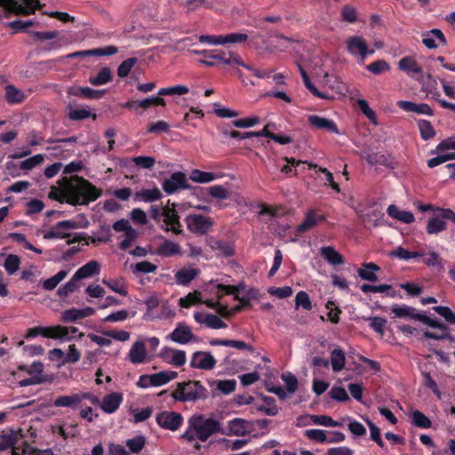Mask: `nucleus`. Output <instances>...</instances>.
Returning a JSON list of instances; mask_svg holds the SVG:
<instances>
[{
	"label": "nucleus",
	"instance_id": "c756f323",
	"mask_svg": "<svg viewBox=\"0 0 455 455\" xmlns=\"http://www.w3.org/2000/svg\"><path fill=\"white\" fill-rule=\"evenodd\" d=\"M320 254L329 264L332 266L344 264L343 256L331 246L322 247Z\"/></svg>",
	"mask_w": 455,
	"mask_h": 455
},
{
	"label": "nucleus",
	"instance_id": "052dcab7",
	"mask_svg": "<svg viewBox=\"0 0 455 455\" xmlns=\"http://www.w3.org/2000/svg\"><path fill=\"white\" fill-rule=\"evenodd\" d=\"M433 310L443 317L447 323L455 324V313L449 307L436 306L433 307Z\"/></svg>",
	"mask_w": 455,
	"mask_h": 455
},
{
	"label": "nucleus",
	"instance_id": "79ce46f5",
	"mask_svg": "<svg viewBox=\"0 0 455 455\" xmlns=\"http://www.w3.org/2000/svg\"><path fill=\"white\" fill-rule=\"evenodd\" d=\"M68 271L60 270L53 276L46 279L43 283V287L46 291H52L57 287V285L68 275Z\"/></svg>",
	"mask_w": 455,
	"mask_h": 455
},
{
	"label": "nucleus",
	"instance_id": "6e6d98bb",
	"mask_svg": "<svg viewBox=\"0 0 455 455\" xmlns=\"http://www.w3.org/2000/svg\"><path fill=\"white\" fill-rule=\"evenodd\" d=\"M366 162L370 165H383V166H388L390 162L387 156L381 153H371L368 154L365 156Z\"/></svg>",
	"mask_w": 455,
	"mask_h": 455
},
{
	"label": "nucleus",
	"instance_id": "603ef678",
	"mask_svg": "<svg viewBox=\"0 0 455 455\" xmlns=\"http://www.w3.org/2000/svg\"><path fill=\"white\" fill-rule=\"evenodd\" d=\"M20 259L15 254H9L4 262V267L9 275H13L20 268Z\"/></svg>",
	"mask_w": 455,
	"mask_h": 455
},
{
	"label": "nucleus",
	"instance_id": "f704fd0d",
	"mask_svg": "<svg viewBox=\"0 0 455 455\" xmlns=\"http://www.w3.org/2000/svg\"><path fill=\"white\" fill-rule=\"evenodd\" d=\"M112 79L113 75L110 68L104 67L99 71L96 76H91L89 78V83L94 86H100L111 82Z\"/></svg>",
	"mask_w": 455,
	"mask_h": 455
},
{
	"label": "nucleus",
	"instance_id": "2eb2a0df",
	"mask_svg": "<svg viewBox=\"0 0 455 455\" xmlns=\"http://www.w3.org/2000/svg\"><path fill=\"white\" fill-rule=\"evenodd\" d=\"M68 93L84 99L99 100L105 95L106 90H95L90 87L74 86L68 89Z\"/></svg>",
	"mask_w": 455,
	"mask_h": 455
},
{
	"label": "nucleus",
	"instance_id": "c85d7f7f",
	"mask_svg": "<svg viewBox=\"0 0 455 455\" xmlns=\"http://www.w3.org/2000/svg\"><path fill=\"white\" fill-rule=\"evenodd\" d=\"M134 201H143L145 203H153L162 198V193L158 188L152 189H141L134 194Z\"/></svg>",
	"mask_w": 455,
	"mask_h": 455
},
{
	"label": "nucleus",
	"instance_id": "09e8293b",
	"mask_svg": "<svg viewBox=\"0 0 455 455\" xmlns=\"http://www.w3.org/2000/svg\"><path fill=\"white\" fill-rule=\"evenodd\" d=\"M263 401L266 405L259 406L258 410L268 416H275L278 413V407L275 404V398L271 396H264Z\"/></svg>",
	"mask_w": 455,
	"mask_h": 455
},
{
	"label": "nucleus",
	"instance_id": "9b49d317",
	"mask_svg": "<svg viewBox=\"0 0 455 455\" xmlns=\"http://www.w3.org/2000/svg\"><path fill=\"white\" fill-rule=\"evenodd\" d=\"M347 48L352 55L359 54L363 60L367 55H372L374 50H370L366 41L358 36H351L347 41Z\"/></svg>",
	"mask_w": 455,
	"mask_h": 455
},
{
	"label": "nucleus",
	"instance_id": "c03bdc74",
	"mask_svg": "<svg viewBox=\"0 0 455 455\" xmlns=\"http://www.w3.org/2000/svg\"><path fill=\"white\" fill-rule=\"evenodd\" d=\"M54 329L57 330L56 337L54 339H60L65 341H69L72 339V337L69 334H75L78 331V328L75 326H62V325H54Z\"/></svg>",
	"mask_w": 455,
	"mask_h": 455
},
{
	"label": "nucleus",
	"instance_id": "69168bd1",
	"mask_svg": "<svg viewBox=\"0 0 455 455\" xmlns=\"http://www.w3.org/2000/svg\"><path fill=\"white\" fill-rule=\"evenodd\" d=\"M205 325L212 329H224L228 327L225 322L213 314L205 315Z\"/></svg>",
	"mask_w": 455,
	"mask_h": 455
},
{
	"label": "nucleus",
	"instance_id": "3c124183",
	"mask_svg": "<svg viewBox=\"0 0 455 455\" xmlns=\"http://www.w3.org/2000/svg\"><path fill=\"white\" fill-rule=\"evenodd\" d=\"M92 116L96 118L95 114H92L90 110L85 108H69L68 118L73 121H81Z\"/></svg>",
	"mask_w": 455,
	"mask_h": 455
},
{
	"label": "nucleus",
	"instance_id": "58836bf2",
	"mask_svg": "<svg viewBox=\"0 0 455 455\" xmlns=\"http://www.w3.org/2000/svg\"><path fill=\"white\" fill-rule=\"evenodd\" d=\"M218 175L213 172H204L198 169H194L190 173V179L194 182L208 183L215 180Z\"/></svg>",
	"mask_w": 455,
	"mask_h": 455
},
{
	"label": "nucleus",
	"instance_id": "680f3d73",
	"mask_svg": "<svg viewBox=\"0 0 455 455\" xmlns=\"http://www.w3.org/2000/svg\"><path fill=\"white\" fill-rule=\"evenodd\" d=\"M367 70L371 72L374 75H380L385 71L389 70V64L384 60H378L369 64L366 67Z\"/></svg>",
	"mask_w": 455,
	"mask_h": 455
},
{
	"label": "nucleus",
	"instance_id": "de8ad7c7",
	"mask_svg": "<svg viewBox=\"0 0 455 455\" xmlns=\"http://www.w3.org/2000/svg\"><path fill=\"white\" fill-rule=\"evenodd\" d=\"M365 320L370 322L369 326L376 333H378L381 336L384 335L385 328H386V325L387 323V321L385 318L380 317V316H371V317H367Z\"/></svg>",
	"mask_w": 455,
	"mask_h": 455
},
{
	"label": "nucleus",
	"instance_id": "f03ea898",
	"mask_svg": "<svg viewBox=\"0 0 455 455\" xmlns=\"http://www.w3.org/2000/svg\"><path fill=\"white\" fill-rule=\"evenodd\" d=\"M209 396V392L200 381L188 380L177 383V387L172 393V397L180 402H195L197 400H205Z\"/></svg>",
	"mask_w": 455,
	"mask_h": 455
},
{
	"label": "nucleus",
	"instance_id": "473e14b6",
	"mask_svg": "<svg viewBox=\"0 0 455 455\" xmlns=\"http://www.w3.org/2000/svg\"><path fill=\"white\" fill-rule=\"evenodd\" d=\"M156 253L164 257H172L180 253V246L172 241L164 240V242L157 247Z\"/></svg>",
	"mask_w": 455,
	"mask_h": 455
},
{
	"label": "nucleus",
	"instance_id": "39448f33",
	"mask_svg": "<svg viewBox=\"0 0 455 455\" xmlns=\"http://www.w3.org/2000/svg\"><path fill=\"white\" fill-rule=\"evenodd\" d=\"M0 6L15 15L28 16L42 9L39 0H0Z\"/></svg>",
	"mask_w": 455,
	"mask_h": 455
},
{
	"label": "nucleus",
	"instance_id": "f3484780",
	"mask_svg": "<svg viewBox=\"0 0 455 455\" xmlns=\"http://www.w3.org/2000/svg\"><path fill=\"white\" fill-rule=\"evenodd\" d=\"M397 106L405 112H415L419 115H426L428 116H434V111L431 107L427 103H415L407 100H399Z\"/></svg>",
	"mask_w": 455,
	"mask_h": 455
},
{
	"label": "nucleus",
	"instance_id": "dca6fc26",
	"mask_svg": "<svg viewBox=\"0 0 455 455\" xmlns=\"http://www.w3.org/2000/svg\"><path fill=\"white\" fill-rule=\"evenodd\" d=\"M391 313L395 315V317L403 318V319H412L416 321H420L422 313H418L416 308L413 307H410L407 305H392Z\"/></svg>",
	"mask_w": 455,
	"mask_h": 455
},
{
	"label": "nucleus",
	"instance_id": "5701e85b",
	"mask_svg": "<svg viewBox=\"0 0 455 455\" xmlns=\"http://www.w3.org/2000/svg\"><path fill=\"white\" fill-rule=\"evenodd\" d=\"M22 435L18 431L9 430L8 432H3L0 435V451L8 450L9 448H14V446L21 439Z\"/></svg>",
	"mask_w": 455,
	"mask_h": 455
},
{
	"label": "nucleus",
	"instance_id": "bf43d9fd",
	"mask_svg": "<svg viewBox=\"0 0 455 455\" xmlns=\"http://www.w3.org/2000/svg\"><path fill=\"white\" fill-rule=\"evenodd\" d=\"M166 102L165 100L157 96L149 97L141 100H139L138 107L141 108H148L151 106H163L165 107Z\"/></svg>",
	"mask_w": 455,
	"mask_h": 455
},
{
	"label": "nucleus",
	"instance_id": "13d9d810",
	"mask_svg": "<svg viewBox=\"0 0 455 455\" xmlns=\"http://www.w3.org/2000/svg\"><path fill=\"white\" fill-rule=\"evenodd\" d=\"M44 160V155L38 154L25 159L20 163V169L23 171H30L39 165Z\"/></svg>",
	"mask_w": 455,
	"mask_h": 455
},
{
	"label": "nucleus",
	"instance_id": "6e6552de",
	"mask_svg": "<svg viewBox=\"0 0 455 455\" xmlns=\"http://www.w3.org/2000/svg\"><path fill=\"white\" fill-rule=\"evenodd\" d=\"M156 423L164 429L175 431L183 423V417L175 411H162L156 415Z\"/></svg>",
	"mask_w": 455,
	"mask_h": 455
},
{
	"label": "nucleus",
	"instance_id": "a211bd4d",
	"mask_svg": "<svg viewBox=\"0 0 455 455\" xmlns=\"http://www.w3.org/2000/svg\"><path fill=\"white\" fill-rule=\"evenodd\" d=\"M308 124L310 126L318 130H324L336 134L339 133L338 126L334 121L316 115H310L308 116Z\"/></svg>",
	"mask_w": 455,
	"mask_h": 455
},
{
	"label": "nucleus",
	"instance_id": "5fc2aeb1",
	"mask_svg": "<svg viewBox=\"0 0 455 455\" xmlns=\"http://www.w3.org/2000/svg\"><path fill=\"white\" fill-rule=\"evenodd\" d=\"M137 61L138 59L135 57H131L124 60L117 68V76L121 78L126 77Z\"/></svg>",
	"mask_w": 455,
	"mask_h": 455
},
{
	"label": "nucleus",
	"instance_id": "a18cd8bd",
	"mask_svg": "<svg viewBox=\"0 0 455 455\" xmlns=\"http://www.w3.org/2000/svg\"><path fill=\"white\" fill-rule=\"evenodd\" d=\"M212 247L225 257H231L235 254L234 246L229 242L216 240Z\"/></svg>",
	"mask_w": 455,
	"mask_h": 455
},
{
	"label": "nucleus",
	"instance_id": "bb28decb",
	"mask_svg": "<svg viewBox=\"0 0 455 455\" xmlns=\"http://www.w3.org/2000/svg\"><path fill=\"white\" fill-rule=\"evenodd\" d=\"M398 68L411 76L422 73L420 66L412 57L410 56L401 59L398 62Z\"/></svg>",
	"mask_w": 455,
	"mask_h": 455
},
{
	"label": "nucleus",
	"instance_id": "864d4df0",
	"mask_svg": "<svg viewBox=\"0 0 455 455\" xmlns=\"http://www.w3.org/2000/svg\"><path fill=\"white\" fill-rule=\"evenodd\" d=\"M146 444V438L144 435H137L126 441V445L132 453H139L142 451Z\"/></svg>",
	"mask_w": 455,
	"mask_h": 455
},
{
	"label": "nucleus",
	"instance_id": "ddd939ff",
	"mask_svg": "<svg viewBox=\"0 0 455 455\" xmlns=\"http://www.w3.org/2000/svg\"><path fill=\"white\" fill-rule=\"evenodd\" d=\"M118 52V48L114 45H108L100 48H94L85 51H78L69 53L66 56L68 59H74L78 57H89V56H110Z\"/></svg>",
	"mask_w": 455,
	"mask_h": 455
},
{
	"label": "nucleus",
	"instance_id": "72a5a7b5",
	"mask_svg": "<svg viewBox=\"0 0 455 455\" xmlns=\"http://www.w3.org/2000/svg\"><path fill=\"white\" fill-rule=\"evenodd\" d=\"M198 275L196 268H181L175 274L176 283L180 285H188Z\"/></svg>",
	"mask_w": 455,
	"mask_h": 455
},
{
	"label": "nucleus",
	"instance_id": "2f4dec72",
	"mask_svg": "<svg viewBox=\"0 0 455 455\" xmlns=\"http://www.w3.org/2000/svg\"><path fill=\"white\" fill-rule=\"evenodd\" d=\"M130 361L134 363H141L146 358V348L145 344L142 341H136L129 352Z\"/></svg>",
	"mask_w": 455,
	"mask_h": 455
},
{
	"label": "nucleus",
	"instance_id": "6ab92c4d",
	"mask_svg": "<svg viewBox=\"0 0 455 455\" xmlns=\"http://www.w3.org/2000/svg\"><path fill=\"white\" fill-rule=\"evenodd\" d=\"M249 423L245 419L235 418L228 422V427L221 430V434L237 436L244 435L248 432Z\"/></svg>",
	"mask_w": 455,
	"mask_h": 455
},
{
	"label": "nucleus",
	"instance_id": "7c9ffc66",
	"mask_svg": "<svg viewBox=\"0 0 455 455\" xmlns=\"http://www.w3.org/2000/svg\"><path fill=\"white\" fill-rule=\"evenodd\" d=\"M83 398H88L87 394H84L83 396H81L78 394H75L72 395H61L57 397L53 404L56 407H75L77 404H79L82 402Z\"/></svg>",
	"mask_w": 455,
	"mask_h": 455
},
{
	"label": "nucleus",
	"instance_id": "4be33fe9",
	"mask_svg": "<svg viewBox=\"0 0 455 455\" xmlns=\"http://www.w3.org/2000/svg\"><path fill=\"white\" fill-rule=\"evenodd\" d=\"M100 272V267L98 261L91 260L79 267L76 272L74 274L75 279L78 281L88 278L96 275H99Z\"/></svg>",
	"mask_w": 455,
	"mask_h": 455
},
{
	"label": "nucleus",
	"instance_id": "e2e57ef3",
	"mask_svg": "<svg viewBox=\"0 0 455 455\" xmlns=\"http://www.w3.org/2000/svg\"><path fill=\"white\" fill-rule=\"evenodd\" d=\"M131 267L133 273L144 274L154 273L157 269V266L149 261H141L135 265H132Z\"/></svg>",
	"mask_w": 455,
	"mask_h": 455
},
{
	"label": "nucleus",
	"instance_id": "338daca9",
	"mask_svg": "<svg viewBox=\"0 0 455 455\" xmlns=\"http://www.w3.org/2000/svg\"><path fill=\"white\" fill-rule=\"evenodd\" d=\"M295 305L297 308L299 307H302L306 310L312 309V303L310 298L308 294L304 291H300L296 294Z\"/></svg>",
	"mask_w": 455,
	"mask_h": 455
},
{
	"label": "nucleus",
	"instance_id": "4d7b16f0",
	"mask_svg": "<svg viewBox=\"0 0 455 455\" xmlns=\"http://www.w3.org/2000/svg\"><path fill=\"white\" fill-rule=\"evenodd\" d=\"M78 288V280L75 279V275L71 277V279L66 283L64 285L60 286L58 291L57 294L60 298H65L68 294L74 292Z\"/></svg>",
	"mask_w": 455,
	"mask_h": 455
},
{
	"label": "nucleus",
	"instance_id": "b1692460",
	"mask_svg": "<svg viewBox=\"0 0 455 455\" xmlns=\"http://www.w3.org/2000/svg\"><path fill=\"white\" fill-rule=\"evenodd\" d=\"M57 330L54 329V326H37L28 329L26 334L24 335V338L26 339H31L33 338H36L37 336H43L44 338L52 339H54V337H56V331Z\"/></svg>",
	"mask_w": 455,
	"mask_h": 455
},
{
	"label": "nucleus",
	"instance_id": "aec40b11",
	"mask_svg": "<svg viewBox=\"0 0 455 455\" xmlns=\"http://www.w3.org/2000/svg\"><path fill=\"white\" fill-rule=\"evenodd\" d=\"M325 215L317 214L315 210L311 209L307 212L303 222L298 226L297 231L299 233H304L316 226L318 223L325 221Z\"/></svg>",
	"mask_w": 455,
	"mask_h": 455
},
{
	"label": "nucleus",
	"instance_id": "4468645a",
	"mask_svg": "<svg viewBox=\"0 0 455 455\" xmlns=\"http://www.w3.org/2000/svg\"><path fill=\"white\" fill-rule=\"evenodd\" d=\"M123 399L122 393L113 392L106 395L100 403V409L106 413H114L121 405Z\"/></svg>",
	"mask_w": 455,
	"mask_h": 455
},
{
	"label": "nucleus",
	"instance_id": "49530a36",
	"mask_svg": "<svg viewBox=\"0 0 455 455\" xmlns=\"http://www.w3.org/2000/svg\"><path fill=\"white\" fill-rule=\"evenodd\" d=\"M188 92H189V89L188 86L183 85V84H178V85H174V86H171V87L161 88L158 91V95L160 97L167 96V95H169V96L183 95V94H187Z\"/></svg>",
	"mask_w": 455,
	"mask_h": 455
},
{
	"label": "nucleus",
	"instance_id": "412c9836",
	"mask_svg": "<svg viewBox=\"0 0 455 455\" xmlns=\"http://www.w3.org/2000/svg\"><path fill=\"white\" fill-rule=\"evenodd\" d=\"M216 60L217 61H221L227 65L236 64L238 66H245V63L243 61L242 58L234 52H225L221 50H213L211 51V57Z\"/></svg>",
	"mask_w": 455,
	"mask_h": 455
},
{
	"label": "nucleus",
	"instance_id": "8fccbe9b",
	"mask_svg": "<svg viewBox=\"0 0 455 455\" xmlns=\"http://www.w3.org/2000/svg\"><path fill=\"white\" fill-rule=\"evenodd\" d=\"M201 302V292L199 291H194L189 292L187 296L180 299V306L184 308H188L196 303Z\"/></svg>",
	"mask_w": 455,
	"mask_h": 455
},
{
	"label": "nucleus",
	"instance_id": "f8f14e48",
	"mask_svg": "<svg viewBox=\"0 0 455 455\" xmlns=\"http://www.w3.org/2000/svg\"><path fill=\"white\" fill-rule=\"evenodd\" d=\"M162 215L164 217V222L166 224V227L164 228L165 232L172 231L175 235L183 233L180 215L175 209L165 207L163 209Z\"/></svg>",
	"mask_w": 455,
	"mask_h": 455
},
{
	"label": "nucleus",
	"instance_id": "393cba45",
	"mask_svg": "<svg viewBox=\"0 0 455 455\" xmlns=\"http://www.w3.org/2000/svg\"><path fill=\"white\" fill-rule=\"evenodd\" d=\"M178 377V372L174 371H162L157 373L150 374L149 382L152 387H161Z\"/></svg>",
	"mask_w": 455,
	"mask_h": 455
},
{
	"label": "nucleus",
	"instance_id": "4c0bfd02",
	"mask_svg": "<svg viewBox=\"0 0 455 455\" xmlns=\"http://www.w3.org/2000/svg\"><path fill=\"white\" fill-rule=\"evenodd\" d=\"M447 228V224L443 220L438 217H432L427 220L426 230L429 235H436Z\"/></svg>",
	"mask_w": 455,
	"mask_h": 455
},
{
	"label": "nucleus",
	"instance_id": "0e129e2a",
	"mask_svg": "<svg viewBox=\"0 0 455 455\" xmlns=\"http://www.w3.org/2000/svg\"><path fill=\"white\" fill-rule=\"evenodd\" d=\"M208 193L212 197L220 200L227 199L229 196L228 188L222 185H214L208 188Z\"/></svg>",
	"mask_w": 455,
	"mask_h": 455
},
{
	"label": "nucleus",
	"instance_id": "20e7f679",
	"mask_svg": "<svg viewBox=\"0 0 455 455\" xmlns=\"http://www.w3.org/2000/svg\"><path fill=\"white\" fill-rule=\"evenodd\" d=\"M89 226V221L84 214H80L77 220H67L56 223L54 229L50 230L44 235V238L50 240L55 238H67L70 236L69 233L62 232L61 229L84 228Z\"/></svg>",
	"mask_w": 455,
	"mask_h": 455
},
{
	"label": "nucleus",
	"instance_id": "9d476101",
	"mask_svg": "<svg viewBox=\"0 0 455 455\" xmlns=\"http://www.w3.org/2000/svg\"><path fill=\"white\" fill-rule=\"evenodd\" d=\"M216 363L215 358L210 352L196 351L192 355L190 367L210 371L215 367Z\"/></svg>",
	"mask_w": 455,
	"mask_h": 455
},
{
	"label": "nucleus",
	"instance_id": "a19ab883",
	"mask_svg": "<svg viewBox=\"0 0 455 455\" xmlns=\"http://www.w3.org/2000/svg\"><path fill=\"white\" fill-rule=\"evenodd\" d=\"M211 387L216 385V388L225 395H228L235 391L236 381L235 379L212 380L210 382Z\"/></svg>",
	"mask_w": 455,
	"mask_h": 455
},
{
	"label": "nucleus",
	"instance_id": "423d86ee",
	"mask_svg": "<svg viewBox=\"0 0 455 455\" xmlns=\"http://www.w3.org/2000/svg\"><path fill=\"white\" fill-rule=\"evenodd\" d=\"M188 229L197 235H203L209 232L213 225L210 217L202 214H190L185 219Z\"/></svg>",
	"mask_w": 455,
	"mask_h": 455
},
{
	"label": "nucleus",
	"instance_id": "37998d69",
	"mask_svg": "<svg viewBox=\"0 0 455 455\" xmlns=\"http://www.w3.org/2000/svg\"><path fill=\"white\" fill-rule=\"evenodd\" d=\"M412 424L420 428H430L432 422L428 417L419 411H413L411 412Z\"/></svg>",
	"mask_w": 455,
	"mask_h": 455
},
{
	"label": "nucleus",
	"instance_id": "e433bc0d",
	"mask_svg": "<svg viewBox=\"0 0 455 455\" xmlns=\"http://www.w3.org/2000/svg\"><path fill=\"white\" fill-rule=\"evenodd\" d=\"M346 356L345 353L340 348H336L331 353V363L333 371L339 372L345 366Z\"/></svg>",
	"mask_w": 455,
	"mask_h": 455
},
{
	"label": "nucleus",
	"instance_id": "f257e3e1",
	"mask_svg": "<svg viewBox=\"0 0 455 455\" xmlns=\"http://www.w3.org/2000/svg\"><path fill=\"white\" fill-rule=\"evenodd\" d=\"M60 185L64 186L63 196L51 191L49 197L60 203H63L65 198V202L71 205H87L91 202L96 201L102 194L100 188L77 175L74 176L71 180L63 178L62 183Z\"/></svg>",
	"mask_w": 455,
	"mask_h": 455
},
{
	"label": "nucleus",
	"instance_id": "7ed1b4c3",
	"mask_svg": "<svg viewBox=\"0 0 455 455\" xmlns=\"http://www.w3.org/2000/svg\"><path fill=\"white\" fill-rule=\"evenodd\" d=\"M190 429L196 433V438L205 442L212 434L221 433L220 425L213 419H204L202 415H196L189 419Z\"/></svg>",
	"mask_w": 455,
	"mask_h": 455
},
{
	"label": "nucleus",
	"instance_id": "c9c22d12",
	"mask_svg": "<svg viewBox=\"0 0 455 455\" xmlns=\"http://www.w3.org/2000/svg\"><path fill=\"white\" fill-rule=\"evenodd\" d=\"M25 94L14 85L9 84L5 87V100L10 104H19L24 101Z\"/></svg>",
	"mask_w": 455,
	"mask_h": 455
},
{
	"label": "nucleus",
	"instance_id": "774afa93",
	"mask_svg": "<svg viewBox=\"0 0 455 455\" xmlns=\"http://www.w3.org/2000/svg\"><path fill=\"white\" fill-rule=\"evenodd\" d=\"M281 379L285 382L286 389L290 394H293L298 388V379L291 372L283 373Z\"/></svg>",
	"mask_w": 455,
	"mask_h": 455
},
{
	"label": "nucleus",
	"instance_id": "ea45409f",
	"mask_svg": "<svg viewBox=\"0 0 455 455\" xmlns=\"http://www.w3.org/2000/svg\"><path fill=\"white\" fill-rule=\"evenodd\" d=\"M418 127L419 130L420 137L423 140H428L435 137V131L431 122L424 119L418 121Z\"/></svg>",
	"mask_w": 455,
	"mask_h": 455
},
{
	"label": "nucleus",
	"instance_id": "0eeeda50",
	"mask_svg": "<svg viewBox=\"0 0 455 455\" xmlns=\"http://www.w3.org/2000/svg\"><path fill=\"white\" fill-rule=\"evenodd\" d=\"M162 188L166 194L172 195L180 189H188L190 186L188 183L186 174L181 172H176L169 179H165L163 181Z\"/></svg>",
	"mask_w": 455,
	"mask_h": 455
},
{
	"label": "nucleus",
	"instance_id": "cd10ccee",
	"mask_svg": "<svg viewBox=\"0 0 455 455\" xmlns=\"http://www.w3.org/2000/svg\"><path fill=\"white\" fill-rule=\"evenodd\" d=\"M363 267L357 269L358 275L363 279L370 282L378 281L376 272L380 270V267L373 262L363 263Z\"/></svg>",
	"mask_w": 455,
	"mask_h": 455
},
{
	"label": "nucleus",
	"instance_id": "a878e982",
	"mask_svg": "<svg viewBox=\"0 0 455 455\" xmlns=\"http://www.w3.org/2000/svg\"><path fill=\"white\" fill-rule=\"evenodd\" d=\"M159 299L156 295H151L145 299L144 304L146 305L147 310L143 315L145 320H155L160 318L161 313L156 311L159 306Z\"/></svg>",
	"mask_w": 455,
	"mask_h": 455
},
{
	"label": "nucleus",
	"instance_id": "1a4fd4ad",
	"mask_svg": "<svg viewBox=\"0 0 455 455\" xmlns=\"http://www.w3.org/2000/svg\"><path fill=\"white\" fill-rule=\"evenodd\" d=\"M167 339L172 341L185 345L196 339V336L192 332V328L185 323H178L174 330L168 334Z\"/></svg>",
	"mask_w": 455,
	"mask_h": 455
}]
</instances>
